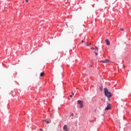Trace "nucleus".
I'll list each match as a JSON object with an SVG mask.
<instances>
[{
    "instance_id": "16",
    "label": "nucleus",
    "mask_w": 131,
    "mask_h": 131,
    "mask_svg": "<svg viewBox=\"0 0 131 131\" xmlns=\"http://www.w3.org/2000/svg\"><path fill=\"white\" fill-rule=\"evenodd\" d=\"M26 3H28V0H26Z\"/></svg>"
},
{
    "instance_id": "9",
    "label": "nucleus",
    "mask_w": 131,
    "mask_h": 131,
    "mask_svg": "<svg viewBox=\"0 0 131 131\" xmlns=\"http://www.w3.org/2000/svg\"><path fill=\"white\" fill-rule=\"evenodd\" d=\"M95 50H97V52H98V47L95 46Z\"/></svg>"
},
{
    "instance_id": "12",
    "label": "nucleus",
    "mask_w": 131,
    "mask_h": 131,
    "mask_svg": "<svg viewBox=\"0 0 131 131\" xmlns=\"http://www.w3.org/2000/svg\"><path fill=\"white\" fill-rule=\"evenodd\" d=\"M91 50H95V48H94V47H92V48H91Z\"/></svg>"
},
{
    "instance_id": "6",
    "label": "nucleus",
    "mask_w": 131,
    "mask_h": 131,
    "mask_svg": "<svg viewBox=\"0 0 131 131\" xmlns=\"http://www.w3.org/2000/svg\"><path fill=\"white\" fill-rule=\"evenodd\" d=\"M63 129L64 130L68 131V129H67V126L66 125H64L63 126Z\"/></svg>"
},
{
    "instance_id": "14",
    "label": "nucleus",
    "mask_w": 131,
    "mask_h": 131,
    "mask_svg": "<svg viewBox=\"0 0 131 131\" xmlns=\"http://www.w3.org/2000/svg\"><path fill=\"white\" fill-rule=\"evenodd\" d=\"M120 30H121V31H123L124 29H123V28H121V29H120Z\"/></svg>"
},
{
    "instance_id": "2",
    "label": "nucleus",
    "mask_w": 131,
    "mask_h": 131,
    "mask_svg": "<svg viewBox=\"0 0 131 131\" xmlns=\"http://www.w3.org/2000/svg\"><path fill=\"white\" fill-rule=\"evenodd\" d=\"M77 103L78 105H80L79 107L80 108H83V102L81 100H78L77 101Z\"/></svg>"
},
{
    "instance_id": "18",
    "label": "nucleus",
    "mask_w": 131,
    "mask_h": 131,
    "mask_svg": "<svg viewBox=\"0 0 131 131\" xmlns=\"http://www.w3.org/2000/svg\"><path fill=\"white\" fill-rule=\"evenodd\" d=\"M70 97L71 98H72V95H70Z\"/></svg>"
},
{
    "instance_id": "11",
    "label": "nucleus",
    "mask_w": 131,
    "mask_h": 131,
    "mask_svg": "<svg viewBox=\"0 0 131 131\" xmlns=\"http://www.w3.org/2000/svg\"><path fill=\"white\" fill-rule=\"evenodd\" d=\"M94 53H95L96 56H98V53H97V52L95 51Z\"/></svg>"
},
{
    "instance_id": "15",
    "label": "nucleus",
    "mask_w": 131,
    "mask_h": 131,
    "mask_svg": "<svg viewBox=\"0 0 131 131\" xmlns=\"http://www.w3.org/2000/svg\"><path fill=\"white\" fill-rule=\"evenodd\" d=\"M83 42H84V41L83 40L81 41V43H83Z\"/></svg>"
},
{
    "instance_id": "17",
    "label": "nucleus",
    "mask_w": 131,
    "mask_h": 131,
    "mask_svg": "<svg viewBox=\"0 0 131 131\" xmlns=\"http://www.w3.org/2000/svg\"><path fill=\"white\" fill-rule=\"evenodd\" d=\"M72 94L73 95H74V93H73V92H72Z\"/></svg>"
},
{
    "instance_id": "1",
    "label": "nucleus",
    "mask_w": 131,
    "mask_h": 131,
    "mask_svg": "<svg viewBox=\"0 0 131 131\" xmlns=\"http://www.w3.org/2000/svg\"><path fill=\"white\" fill-rule=\"evenodd\" d=\"M104 94H105V97H107V98H108V100L110 101V98H111V97H112V93L109 92V90H108L107 88H105Z\"/></svg>"
},
{
    "instance_id": "10",
    "label": "nucleus",
    "mask_w": 131,
    "mask_h": 131,
    "mask_svg": "<svg viewBox=\"0 0 131 131\" xmlns=\"http://www.w3.org/2000/svg\"><path fill=\"white\" fill-rule=\"evenodd\" d=\"M45 122H46V123H49V120H48L47 119L45 120Z\"/></svg>"
},
{
    "instance_id": "4",
    "label": "nucleus",
    "mask_w": 131,
    "mask_h": 131,
    "mask_svg": "<svg viewBox=\"0 0 131 131\" xmlns=\"http://www.w3.org/2000/svg\"><path fill=\"white\" fill-rule=\"evenodd\" d=\"M111 109V104L108 103L107 107L105 108V110H110Z\"/></svg>"
},
{
    "instance_id": "5",
    "label": "nucleus",
    "mask_w": 131,
    "mask_h": 131,
    "mask_svg": "<svg viewBox=\"0 0 131 131\" xmlns=\"http://www.w3.org/2000/svg\"><path fill=\"white\" fill-rule=\"evenodd\" d=\"M105 42L107 46H110V41H109V40H108V39H105Z\"/></svg>"
},
{
    "instance_id": "13",
    "label": "nucleus",
    "mask_w": 131,
    "mask_h": 131,
    "mask_svg": "<svg viewBox=\"0 0 131 131\" xmlns=\"http://www.w3.org/2000/svg\"><path fill=\"white\" fill-rule=\"evenodd\" d=\"M71 116H72L73 117V116H74V114L73 113L71 114Z\"/></svg>"
},
{
    "instance_id": "7",
    "label": "nucleus",
    "mask_w": 131,
    "mask_h": 131,
    "mask_svg": "<svg viewBox=\"0 0 131 131\" xmlns=\"http://www.w3.org/2000/svg\"><path fill=\"white\" fill-rule=\"evenodd\" d=\"M40 76L41 77H42L43 76H45V73H43V72L41 73L40 74Z\"/></svg>"
},
{
    "instance_id": "3",
    "label": "nucleus",
    "mask_w": 131,
    "mask_h": 131,
    "mask_svg": "<svg viewBox=\"0 0 131 131\" xmlns=\"http://www.w3.org/2000/svg\"><path fill=\"white\" fill-rule=\"evenodd\" d=\"M101 63H109L110 62V60L109 59H105L103 60L100 61Z\"/></svg>"
},
{
    "instance_id": "19",
    "label": "nucleus",
    "mask_w": 131,
    "mask_h": 131,
    "mask_svg": "<svg viewBox=\"0 0 131 131\" xmlns=\"http://www.w3.org/2000/svg\"><path fill=\"white\" fill-rule=\"evenodd\" d=\"M40 130L42 131V129L40 128Z\"/></svg>"
},
{
    "instance_id": "8",
    "label": "nucleus",
    "mask_w": 131,
    "mask_h": 131,
    "mask_svg": "<svg viewBox=\"0 0 131 131\" xmlns=\"http://www.w3.org/2000/svg\"><path fill=\"white\" fill-rule=\"evenodd\" d=\"M86 47H90L91 46V43H88L86 45Z\"/></svg>"
}]
</instances>
